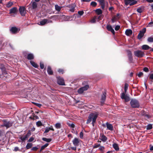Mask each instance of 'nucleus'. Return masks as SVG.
Segmentation results:
<instances>
[{
    "mask_svg": "<svg viewBox=\"0 0 153 153\" xmlns=\"http://www.w3.org/2000/svg\"><path fill=\"white\" fill-rule=\"evenodd\" d=\"M125 33L127 36H128L132 34V31L131 29H127Z\"/></svg>",
    "mask_w": 153,
    "mask_h": 153,
    "instance_id": "393cba45",
    "label": "nucleus"
},
{
    "mask_svg": "<svg viewBox=\"0 0 153 153\" xmlns=\"http://www.w3.org/2000/svg\"><path fill=\"white\" fill-rule=\"evenodd\" d=\"M20 139L22 141H24L26 139H27L25 136L24 137H20Z\"/></svg>",
    "mask_w": 153,
    "mask_h": 153,
    "instance_id": "c03bdc74",
    "label": "nucleus"
},
{
    "mask_svg": "<svg viewBox=\"0 0 153 153\" xmlns=\"http://www.w3.org/2000/svg\"><path fill=\"white\" fill-rule=\"evenodd\" d=\"M100 146V144H95V145L94 146L93 148H96L98 147H99Z\"/></svg>",
    "mask_w": 153,
    "mask_h": 153,
    "instance_id": "e2e57ef3",
    "label": "nucleus"
},
{
    "mask_svg": "<svg viewBox=\"0 0 153 153\" xmlns=\"http://www.w3.org/2000/svg\"><path fill=\"white\" fill-rule=\"evenodd\" d=\"M55 10L58 12L60 11L61 8H62V7L59 6L57 4L55 5Z\"/></svg>",
    "mask_w": 153,
    "mask_h": 153,
    "instance_id": "7c9ffc66",
    "label": "nucleus"
},
{
    "mask_svg": "<svg viewBox=\"0 0 153 153\" xmlns=\"http://www.w3.org/2000/svg\"><path fill=\"white\" fill-rule=\"evenodd\" d=\"M143 70L146 72H148L149 71V69L147 67L144 68L143 69Z\"/></svg>",
    "mask_w": 153,
    "mask_h": 153,
    "instance_id": "052dcab7",
    "label": "nucleus"
},
{
    "mask_svg": "<svg viewBox=\"0 0 153 153\" xmlns=\"http://www.w3.org/2000/svg\"><path fill=\"white\" fill-rule=\"evenodd\" d=\"M40 66L41 69H43L44 68V65L43 63L40 62Z\"/></svg>",
    "mask_w": 153,
    "mask_h": 153,
    "instance_id": "5fc2aeb1",
    "label": "nucleus"
},
{
    "mask_svg": "<svg viewBox=\"0 0 153 153\" xmlns=\"http://www.w3.org/2000/svg\"><path fill=\"white\" fill-rule=\"evenodd\" d=\"M13 5V3L12 2H9L7 4V7H10Z\"/></svg>",
    "mask_w": 153,
    "mask_h": 153,
    "instance_id": "37998d69",
    "label": "nucleus"
},
{
    "mask_svg": "<svg viewBox=\"0 0 153 153\" xmlns=\"http://www.w3.org/2000/svg\"><path fill=\"white\" fill-rule=\"evenodd\" d=\"M30 63L35 68H38L39 67V65L35 62L32 61H30Z\"/></svg>",
    "mask_w": 153,
    "mask_h": 153,
    "instance_id": "a878e982",
    "label": "nucleus"
},
{
    "mask_svg": "<svg viewBox=\"0 0 153 153\" xmlns=\"http://www.w3.org/2000/svg\"><path fill=\"white\" fill-rule=\"evenodd\" d=\"M80 140L77 138H75L72 140V143L74 146H78Z\"/></svg>",
    "mask_w": 153,
    "mask_h": 153,
    "instance_id": "4468645a",
    "label": "nucleus"
},
{
    "mask_svg": "<svg viewBox=\"0 0 153 153\" xmlns=\"http://www.w3.org/2000/svg\"><path fill=\"white\" fill-rule=\"evenodd\" d=\"M146 31V28H144L143 29L140 31L139 33L137 36L138 39H141L143 36L144 33Z\"/></svg>",
    "mask_w": 153,
    "mask_h": 153,
    "instance_id": "9d476101",
    "label": "nucleus"
},
{
    "mask_svg": "<svg viewBox=\"0 0 153 153\" xmlns=\"http://www.w3.org/2000/svg\"><path fill=\"white\" fill-rule=\"evenodd\" d=\"M29 118L31 120H35V119L34 118V115L33 114V115H32L31 116H30L29 117Z\"/></svg>",
    "mask_w": 153,
    "mask_h": 153,
    "instance_id": "338daca9",
    "label": "nucleus"
},
{
    "mask_svg": "<svg viewBox=\"0 0 153 153\" xmlns=\"http://www.w3.org/2000/svg\"><path fill=\"white\" fill-rule=\"evenodd\" d=\"M57 83L60 85H65L64 79L60 77H58L57 78Z\"/></svg>",
    "mask_w": 153,
    "mask_h": 153,
    "instance_id": "ddd939ff",
    "label": "nucleus"
},
{
    "mask_svg": "<svg viewBox=\"0 0 153 153\" xmlns=\"http://www.w3.org/2000/svg\"><path fill=\"white\" fill-rule=\"evenodd\" d=\"M1 69L2 71V73L3 74H7L5 68L4 67H2L0 68Z\"/></svg>",
    "mask_w": 153,
    "mask_h": 153,
    "instance_id": "f704fd0d",
    "label": "nucleus"
},
{
    "mask_svg": "<svg viewBox=\"0 0 153 153\" xmlns=\"http://www.w3.org/2000/svg\"><path fill=\"white\" fill-rule=\"evenodd\" d=\"M103 16L102 15H100L98 16L97 18V19L99 20V21L102 20V19L103 18Z\"/></svg>",
    "mask_w": 153,
    "mask_h": 153,
    "instance_id": "4d7b16f0",
    "label": "nucleus"
},
{
    "mask_svg": "<svg viewBox=\"0 0 153 153\" xmlns=\"http://www.w3.org/2000/svg\"><path fill=\"white\" fill-rule=\"evenodd\" d=\"M91 5L93 7H95L97 5V3L95 1H92L91 3Z\"/></svg>",
    "mask_w": 153,
    "mask_h": 153,
    "instance_id": "a19ab883",
    "label": "nucleus"
},
{
    "mask_svg": "<svg viewBox=\"0 0 153 153\" xmlns=\"http://www.w3.org/2000/svg\"><path fill=\"white\" fill-rule=\"evenodd\" d=\"M39 149V148L37 147H34L32 148L31 150L33 151H36Z\"/></svg>",
    "mask_w": 153,
    "mask_h": 153,
    "instance_id": "09e8293b",
    "label": "nucleus"
},
{
    "mask_svg": "<svg viewBox=\"0 0 153 153\" xmlns=\"http://www.w3.org/2000/svg\"><path fill=\"white\" fill-rule=\"evenodd\" d=\"M98 116L99 113L98 112H95L94 113H91L90 114L88 117V119L87 120L86 123L87 124L90 123L93 120L94 117L95 115Z\"/></svg>",
    "mask_w": 153,
    "mask_h": 153,
    "instance_id": "20e7f679",
    "label": "nucleus"
},
{
    "mask_svg": "<svg viewBox=\"0 0 153 153\" xmlns=\"http://www.w3.org/2000/svg\"><path fill=\"white\" fill-rule=\"evenodd\" d=\"M89 88V85H86L84 86L79 88L78 90V92L79 94H82L83 92L84 91L87 90Z\"/></svg>",
    "mask_w": 153,
    "mask_h": 153,
    "instance_id": "9b49d317",
    "label": "nucleus"
},
{
    "mask_svg": "<svg viewBox=\"0 0 153 153\" xmlns=\"http://www.w3.org/2000/svg\"><path fill=\"white\" fill-rule=\"evenodd\" d=\"M107 129L110 131H112L113 130V126L111 124L107 122L106 123Z\"/></svg>",
    "mask_w": 153,
    "mask_h": 153,
    "instance_id": "aec40b11",
    "label": "nucleus"
},
{
    "mask_svg": "<svg viewBox=\"0 0 153 153\" xmlns=\"http://www.w3.org/2000/svg\"><path fill=\"white\" fill-rule=\"evenodd\" d=\"M49 145V143H46L44 145L42 146L41 148V149H42V150L44 149L45 148L47 147Z\"/></svg>",
    "mask_w": 153,
    "mask_h": 153,
    "instance_id": "58836bf2",
    "label": "nucleus"
},
{
    "mask_svg": "<svg viewBox=\"0 0 153 153\" xmlns=\"http://www.w3.org/2000/svg\"><path fill=\"white\" fill-rule=\"evenodd\" d=\"M18 12L17 8L16 7H13L10 10V13H16Z\"/></svg>",
    "mask_w": 153,
    "mask_h": 153,
    "instance_id": "6ab92c4d",
    "label": "nucleus"
},
{
    "mask_svg": "<svg viewBox=\"0 0 153 153\" xmlns=\"http://www.w3.org/2000/svg\"><path fill=\"white\" fill-rule=\"evenodd\" d=\"M30 5L32 9H35L37 7V4L35 1H31L30 4Z\"/></svg>",
    "mask_w": 153,
    "mask_h": 153,
    "instance_id": "2eb2a0df",
    "label": "nucleus"
},
{
    "mask_svg": "<svg viewBox=\"0 0 153 153\" xmlns=\"http://www.w3.org/2000/svg\"><path fill=\"white\" fill-rule=\"evenodd\" d=\"M48 23V20L47 19H44L42 20L40 22V24H38L39 25L43 26L46 24Z\"/></svg>",
    "mask_w": 153,
    "mask_h": 153,
    "instance_id": "412c9836",
    "label": "nucleus"
},
{
    "mask_svg": "<svg viewBox=\"0 0 153 153\" xmlns=\"http://www.w3.org/2000/svg\"><path fill=\"white\" fill-rule=\"evenodd\" d=\"M143 75V73L142 72H139L138 74V76L139 77H140Z\"/></svg>",
    "mask_w": 153,
    "mask_h": 153,
    "instance_id": "680f3d73",
    "label": "nucleus"
},
{
    "mask_svg": "<svg viewBox=\"0 0 153 153\" xmlns=\"http://www.w3.org/2000/svg\"><path fill=\"white\" fill-rule=\"evenodd\" d=\"M106 29L108 31H111L113 35L115 34L114 30L112 28L111 26V25H107L106 26Z\"/></svg>",
    "mask_w": 153,
    "mask_h": 153,
    "instance_id": "dca6fc26",
    "label": "nucleus"
},
{
    "mask_svg": "<svg viewBox=\"0 0 153 153\" xmlns=\"http://www.w3.org/2000/svg\"><path fill=\"white\" fill-rule=\"evenodd\" d=\"M68 125L69 126L71 127L72 128H74L75 127V125L73 123H68Z\"/></svg>",
    "mask_w": 153,
    "mask_h": 153,
    "instance_id": "3c124183",
    "label": "nucleus"
},
{
    "mask_svg": "<svg viewBox=\"0 0 153 153\" xmlns=\"http://www.w3.org/2000/svg\"><path fill=\"white\" fill-rule=\"evenodd\" d=\"M47 72L48 74L50 75H52L53 74V71L50 66H48V67Z\"/></svg>",
    "mask_w": 153,
    "mask_h": 153,
    "instance_id": "5701e85b",
    "label": "nucleus"
},
{
    "mask_svg": "<svg viewBox=\"0 0 153 153\" xmlns=\"http://www.w3.org/2000/svg\"><path fill=\"white\" fill-rule=\"evenodd\" d=\"M100 5H101V8L102 9H104L105 7V2L99 3Z\"/></svg>",
    "mask_w": 153,
    "mask_h": 153,
    "instance_id": "e433bc0d",
    "label": "nucleus"
},
{
    "mask_svg": "<svg viewBox=\"0 0 153 153\" xmlns=\"http://www.w3.org/2000/svg\"><path fill=\"white\" fill-rule=\"evenodd\" d=\"M34 140V138L32 137H31L28 140L29 142H31L33 141Z\"/></svg>",
    "mask_w": 153,
    "mask_h": 153,
    "instance_id": "0e129e2a",
    "label": "nucleus"
},
{
    "mask_svg": "<svg viewBox=\"0 0 153 153\" xmlns=\"http://www.w3.org/2000/svg\"><path fill=\"white\" fill-rule=\"evenodd\" d=\"M126 52L127 53V56L130 63H133V58L132 54L131 51L129 50H127Z\"/></svg>",
    "mask_w": 153,
    "mask_h": 153,
    "instance_id": "1a4fd4ad",
    "label": "nucleus"
},
{
    "mask_svg": "<svg viewBox=\"0 0 153 153\" xmlns=\"http://www.w3.org/2000/svg\"><path fill=\"white\" fill-rule=\"evenodd\" d=\"M10 31L13 33H16L18 32V28L16 27H12L10 29Z\"/></svg>",
    "mask_w": 153,
    "mask_h": 153,
    "instance_id": "4be33fe9",
    "label": "nucleus"
},
{
    "mask_svg": "<svg viewBox=\"0 0 153 153\" xmlns=\"http://www.w3.org/2000/svg\"><path fill=\"white\" fill-rule=\"evenodd\" d=\"M55 127L57 129H59L61 127V125L60 123H57L55 125Z\"/></svg>",
    "mask_w": 153,
    "mask_h": 153,
    "instance_id": "72a5a7b5",
    "label": "nucleus"
},
{
    "mask_svg": "<svg viewBox=\"0 0 153 153\" xmlns=\"http://www.w3.org/2000/svg\"><path fill=\"white\" fill-rule=\"evenodd\" d=\"M32 103L33 104H34L35 105H36V106L38 107L39 108L41 107L42 106V104H39V103H35V102H33Z\"/></svg>",
    "mask_w": 153,
    "mask_h": 153,
    "instance_id": "a18cd8bd",
    "label": "nucleus"
},
{
    "mask_svg": "<svg viewBox=\"0 0 153 153\" xmlns=\"http://www.w3.org/2000/svg\"><path fill=\"white\" fill-rule=\"evenodd\" d=\"M96 17H94V18L92 19L91 21V23H95L96 21Z\"/></svg>",
    "mask_w": 153,
    "mask_h": 153,
    "instance_id": "de8ad7c7",
    "label": "nucleus"
},
{
    "mask_svg": "<svg viewBox=\"0 0 153 153\" xmlns=\"http://www.w3.org/2000/svg\"><path fill=\"white\" fill-rule=\"evenodd\" d=\"M106 93L105 92H102V94L101 95V105L102 106L105 100L106 99Z\"/></svg>",
    "mask_w": 153,
    "mask_h": 153,
    "instance_id": "f8f14e48",
    "label": "nucleus"
},
{
    "mask_svg": "<svg viewBox=\"0 0 153 153\" xmlns=\"http://www.w3.org/2000/svg\"><path fill=\"white\" fill-rule=\"evenodd\" d=\"M117 19V18H116V16H114L111 19V21L112 23H114L115 22V20Z\"/></svg>",
    "mask_w": 153,
    "mask_h": 153,
    "instance_id": "13d9d810",
    "label": "nucleus"
},
{
    "mask_svg": "<svg viewBox=\"0 0 153 153\" xmlns=\"http://www.w3.org/2000/svg\"><path fill=\"white\" fill-rule=\"evenodd\" d=\"M113 146L114 148L115 149L116 151H118L119 150V148L118 145L116 143L113 144Z\"/></svg>",
    "mask_w": 153,
    "mask_h": 153,
    "instance_id": "bb28decb",
    "label": "nucleus"
},
{
    "mask_svg": "<svg viewBox=\"0 0 153 153\" xmlns=\"http://www.w3.org/2000/svg\"><path fill=\"white\" fill-rule=\"evenodd\" d=\"M79 135H80V137L82 139L83 138V132L82 131H81L80 132V134H79Z\"/></svg>",
    "mask_w": 153,
    "mask_h": 153,
    "instance_id": "bf43d9fd",
    "label": "nucleus"
},
{
    "mask_svg": "<svg viewBox=\"0 0 153 153\" xmlns=\"http://www.w3.org/2000/svg\"><path fill=\"white\" fill-rule=\"evenodd\" d=\"M152 125L151 124H149L147 126L146 128L147 130H149L152 129Z\"/></svg>",
    "mask_w": 153,
    "mask_h": 153,
    "instance_id": "4c0bfd02",
    "label": "nucleus"
},
{
    "mask_svg": "<svg viewBox=\"0 0 153 153\" xmlns=\"http://www.w3.org/2000/svg\"><path fill=\"white\" fill-rule=\"evenodd\" d=\"M128 84L127 83H126L124 85V91L125 92H123L121 94V98L122 99H124L125 101L126 102H127L129 101L130 99L129 97L127 96L126 95H125V94L126 93L127 90H128Z\"/></svg>",
    "mask_w": 153,
    "mask_h": 153,
    "instance_id": "f257e3e1",
    "label": "nucleus"
},
{
    "mask_svg": "<svg viewBox=\"0 0 153 153\" xmlns=\"http://www.w3.org/2000/svg\"><path fill=\"white\" fill-rule=\"evenodd\" d=\"M134 54L135 56L139 58H142L145 55L144 53L140 50L135 51Z\"/></svg>",
    "mask_w": 153,
    "mask_h": 153,
    "instance_id": "0eeeda50",
    "label": "nucleus"
},
{
    "mask_svg": "<svg viewBox=\"0 0 153 153\" xmlns=\"http://www.w3.org/2000/svg\"><path fill=\"white\" fill-rule=\"evenodd\" d=\"M23 54L24 57L28 60H32L34 59V55L32 53H29L27 55V52H23Z\"/></svg>",
    "mask_w": 153,
    "mask_h": 153,
    "instance_id": "39448f33",
    "label": "nucleus"
},
{
    "mask_svg": "<svg viewBox=\"0 0 153 153\" xmlns=\"http://www.w3.org/2000/svg\"><path fill=\"white\" fill-rule=\"evenodd\" d=\"M31 131L30 130H28L27 134L25 136L26 138L27 139L28 137L31 135Z\"/></svg>",
    "mask_w": 153,
    "mask_h": 153,
    "instance_id": "c9c22d12",
    "label": "nucleus"
},
{
    "mask_svg": "<svg viewBox=\"0 0 153 153\" xmlns=\"http://www.w3.org/2000/svg\"><path fill=\"white\" fill-rule=\"evenodd\" d=\"M19 11L22 16H25L26 13V8L24 6H20Z\"/></svg>",
    "mask_w": 153,
    "mask_h": 153,
    "instance_id": "6e6552de",
    "label": "nucleus"
},
{
    "mask_svg": "<svg viewBox=\"0 0 153 153\" xmlns=\"http://www.w3.org/2000/svg\"><path fill=\"white\" fill-rule=\"evenodd\" d=\"M142 49L144 50H147L149 49H151V48L148 45H143L142 47Z\"/></svg>",
    "mask_w": 153,
    "mask_h": 153,
    "instance_id": "b1692460",
    "label": "nucleus"
},
{
    "mask_svg": "<svg viewBox=\"0 0 153 153\" xmlns=\"http://www.w3.org/2000/svg\"><path fill=\"white\" fill-rule=\"evenodd\" d=\"M49 129V127L46 128L45 130V132L44 133V134L45 133H48V132L50 130Z\"/></svg>",
    "mask_w": 153,
    "mask_h": 153,
    "instance_id": "6e6d98bb",
    "label": "nucleus"
},
{
    "mask_svg": "<svg viewBox=\"0 0 153 153\" xmlns=\"http://www.w3.org/2000/svg\"><path fill=\"white\" fill-rule=\"evenodd\" d=\"M36 125L38 127H39L42 125V124L41 122L40 121H39L37 122L36 123Z\"/></svg>",
    "mask_w": 153,
    "mask_h": 153,
    "instance_id": "ea45409f",
    "label": "nucleus"
},
{
    "mask_svg": "<svg viewBox=\"0 0 153 153\" xmlns=\"http://www.w3.org/2000/svg\"><path fill=\"white\" fill-rule=\"evenodd\" d=\"M141 115L146 117L147 118H150V116L148 114H146V112L144 110H142L141 112Z\"/></svg>",
    "mask_w": 153,
    "mask_h": 153,
    "instance_id": "a211bd4d",
    "label": "nucleus"
},
{
    "mask_svg": "<svg viewBox=\"0 0 153 153\" xmlns=\"http://www.w3.org/2000/svg\"><path fill=\"white\" fill-rule=\"evenodd\" d=\"M33 144L32 143H27L26 146V149H28L30 148L32 146Z\"/></svg>",
    "mask_w": 153,
    "mask_h": 153,
    "instance_id": "473e14b6",
    "label": "nucleus"
},
{
    "mask_svg": "<svg viewBox=\"0 0 153 153\" xmlns=\"http://www.w3.org/2000/svg\"><path fill=\"white\" fill-rule=\"evenodd\" d=\"M84 11L83 10L78 11V13L80 16H82L84 14Z\"/></svg>",
    "mask_w": 153,
    "mask_h": 153,
    "instance_id": "8fccbe9b",
    "label": "nucleus"
},
{
    "mask_svg": "<svg viewBox=\"0 0 153 153\" xmlns=\"http://www.w3.org/2000/svg\"><path fill=\"white\" fill-rule=\"evenodd\" d=\"M2 121L3 123L1 126L2 127H5L7 128H8L12 126V123L10 121H8L7 120H2Z\"/></svg>",
    "mask_w": 153,
    "mask_h": 153,
    "instance_id": "7ed1b4c3",
    "label": "nucleus"
},
{
    "mask_svg": "<svg viewBox=\"0 0 153 153\" xmlns=\"http://www.w3.org/2000/svg\"><path fill=\"white\" fill-rule=\"evenodd\" d=\"M137 12L140 13H141L142 12V8H139L137 9Z\"/></svg>",
    "mask_w": 153,
    "mask_h": 153,
    "instance_id": "864d4df0",
    "label": "nucleus"
},
{
    "mask_svg": "<svg viewBox=\"0 0 153 153\" xmlns=\"http://www.w3.org/2000/svg\"><path fill=\"white\" fill-rule=\"evenodd\" d=\"M98 116H97V115H95L93 118V120H92V125L93 126H94V124L96 123V119L98 117Z\"/></svg>",
    "mask_w": 153,
    "mask_h": 153,
    "instance_id": "cd10ccee",
    "label": "nucleus"
},
{
    "mask_svg": "<svg viewBox=\"0 0 153 153\" xmlns=\"http://www.w3.org/2000/svg\"><path fill=\"white\" fill-rule=\"evenodd\" d=\"M124 2L126 6H128V4L130 6H132L137 3V1L135 0H124Z\"/></svg>",
    "mask_w": 153,
    "mask_h": 153,
    "instance_id": "423d86ee",
    "label": "nucleus"
},
{
    "mask_svg": "<svg viewBox=\"0 0 153 153\" xmlns=\"http://www.w3.org/2000/svg\"><path fill=\"white\" fill-rule=\"evenodd\" d=\"M42 139L43 140L48 143L50 142L52 140V139L51 138H47L45 137L42 138Z\"/></svg>",
    "mask_w": 153,
    "mask_h": 153,
    "instance_id": "2f4dec72",
    "label": "nucleus"
},
{
    "mask_svg": "<svg viewBox=\"0 0 153 153\" xmlns=\"http://www.w3.org/2000/svg\"><path fill=\"white\" fill-rule=\"evenodd\" d=\"M58 71L59 73L63 74L64 73V70L62 69H59L58 70Z\"/></svg>",
    "mask_w": 153,
    "mask_h": 153,
    "instance_id": "49530a36",
    "label": "nucleus"
},
{
    "mask_svg": "<svg viewBox=\"0 0 153 153\" xmlns=\"http://www.w3.org/2000/svg\"><path fill=\"white\" fill-rule=\"evenodd\" d=\"M76 5L75 4L69 5L67 7L70 8L69 11L72 12H74L75 11V8Z\"/></svg>",
    "mask_w": 153,
    "mask_h": 153,
    "instance_id": "f3484780",
    "label": "nucleus"
},
{
    "mask_svg": "<svg viewBox=\"0 0 153 153\" xmlns=\"http://www.w3.org/2000/svg\"><path fill=\"white\" fill-rule=\"evenodd\" d=\"M120 28V26L119 25H116L115 27V30L116 31H117L119 30Z\"/></svg>",
    "mask_w": 153,
    "mask_h": 153,
    "instance_id": "603ef678",
    "label": "nucleus"
},
{
    "mask_svg": "<svg viewBox=\"0 0 153 153\" xmlns=\"http://www.w3.org/2000/svg\"><path fill=\"white\" fill-rule=\"evenodd\" d=\"M19 149L18 147H15L14 149L13 150V151L15 152H16L18 151L19 150Z\"/></svg>",
    "mask_w": 153,
    "mask_h": 153,
    "instance_id": "69168bd1",
    "label": "nucleus"
},
{
    "mask_svg": "<svg viewBox=\"0 0 153 153\" xmlns=\"http://www.w3.org/2000/svg\"><path fill=\"white\" fill-rule=\"evenodd\" d=\"M107 137L104 134L101 137L100 140L104 142H105L107 140Z\"/></svg>",
    "mask_w": 153,
    "mask_h": 153,
    "instance_id": "c756f323",
    "label": "nucleus"
},
{
    "mask_svg": "<svg viewBox=\"0 0 153 153\" xmlns=\"http://www.w3.org/2000/svg\"><path fill=\"white\" fill-rule=\"evenodd\" d=\"M147 41L150 42H153V38L152 37H149L148 38Z\"/></svg>",
    "mask_w": 153,
    "mask_h": 153,
    "instance_id": "79ce46f5",
    "label": "nucleus"
},
{
    "mask_svg": "<svg viewBox=\"0 0 153 153\" xmlns=\"http://www.w3.org/2000/svg\"><path fill=\"white\" fill-rule=\"evenodd\" d=\"M95 12L98 15H101L102 13V11L100 9H96L95 10Z\"/></svg>",
    "mask_w": 153,
    "mask_h": 153,
    "instance_id": "c85d7f7f",
    "label": "nucleus"
},
{
    "mask_svg": "<svg viewBox=\"0 0 153 153\" xmlns=\"http://www.w3.org/2000/svg\"><path fill=\"white\" fill-rule=\"evenodd\" d=\"M99 147V149L101 151H103L104 149V147L103 146H100Z\"/></svg>",
    "mask_w": 153,
    "mask_h": 153,
    "instance_id": "774afa93",
    "label": "nucleus"
},
{
    "mask_svg": "<svg viewBox=\"0 0 153 153\" xmlns=\"http://www.w3.org/2000/svg\"><path fill=\"white\" fill-rule=\"evenodd\" d=\"M131 106L133 108H139L140 107V103L136 99H131L130 102Z\"/></svg>",
    "mask_w": 153,
    "mask_h": 153,
    "instance_id": "f03ea898",
    "label": "nucleus"
}]
</instances>
